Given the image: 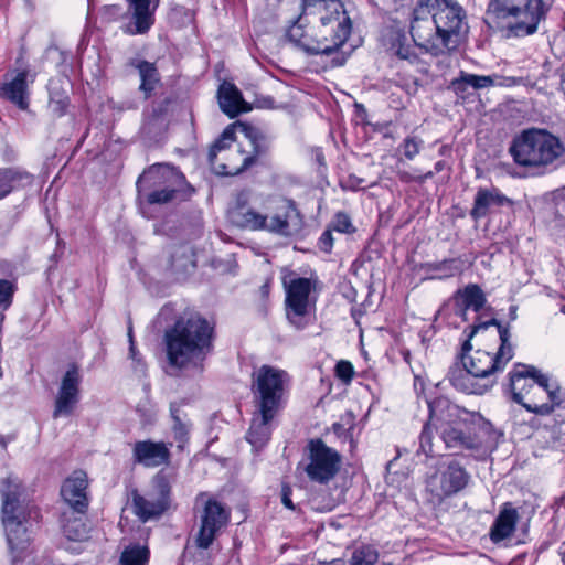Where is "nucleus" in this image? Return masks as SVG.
<instances>
[{"label": "nucleus", "instance_id": "4be33fe9", "mask_svg": "<svg viewBox=\"0 0 565 565\" xmlns=\"http://www.w3.org/2000/svg\"><path fill=\"white\" fill-rule=\"evenodd\" d=\"M87 487L86 472L76 470L63 482L61 495L74 511L84 513L88 507Z\"/></svg>", "mask_w": 565, "mask_h": 565}, {"label": "nucleus", "instance_id": "13d9d810", "mask_svg": "<svg viewBox=\"0 0 565 565\" xmlns=\"http://www.w3.org/2000/svg\"><path fill=\"white\" fill-rule=\"evenodd\" d=\"M105 14L108 15L109 19H117L121 13V8L119 6H108L104 9Z\"/></svg>", "mask_w": 565, "mask_h": 565}, {"label": "nucleus", "instance_id": "5fc2aeb1", "mask_svg": "<svg viewBox=\"0 0 565 565\" xmlns=\"http://www.w3.org/2000/svg\"><path fill=\"white\" fill-rule=\"evenodd\" d=\"M333 246V237L330 230H326L319 238V247L321 250L329 253Z\"/></svg>", "mask_w": 565, "mask_h": 565}, {"label": "nucleus", "instance_id": "a18cd8bd", "mask_svg": "<svg viewBox=\"0 0 565 565\" xmlns=\"http://www.w3.org/2000/svg\"><path fill=\"white\" fill-rule=\"evenodd\" d=\"M17 284L9 279H0V309L7 310L13 301Z\"/></svg>", "mask_w": 565, "mask_h": 565}, {"label": "nucleus", "instance_id": "6e6d98bb", "mask_svg": "<svg viewBox=\"0 0 565 565\" xmlns=\"http://www.w3.org/2000/svg\"><path fill=\"white\" fill-rule=\"evenodd\" d=\"M450 88L458 95L463 97V95L467 93L468 86L463 84L462 79L458 76L457 78H454L450 83Z\"/></svg>", "mask_w": 565, "mask_h": 565}, {"label": "nucleus", "instance_id": "72a5a7b5", "mask_svg": "<svg viewBox=\"0 0 565 565\" xmlns=\"http://www.w3.org/2000/svg\"><path fill=\"white\" fill-rule=\"evenodd\" d=\"M131 65L138 70L140 76L141 83L139 89L145 94V98L150 97L157 84L160 82V75L156 64L141 60L132 62Z\"/></svg>", "mask_w": 565, "mask_h": 565}, {"label": "nucleus", "instance_id": "0e129e2a", "mask_svg": "<svg viewBox=\"0 0 565 565\" xmlns=\"http://www.w3.org/2000/svg\"><path fill=\"white\" fill-rule=\"evenodd\" d=\"M509 317H510V320L516 319V307L515 306H511L509 308Z\"/></svg>", "mask_w": 565, "mask_h": 565}, {"label": "nucleus", "instance_id": "49530a36", "mask_svg": "<svg viewBox=\"0 0 565 565\" xmlns=\"http://www.w3.org/2000/svg\"><path fill=\"white\" fill-rule=\"evenodd\" d=\"M169 19L178 26H184L192 22L193 13L183 6L174 4L169 12Z\"/></svg>", "mask_w": 565, "mask_h": 565}, {"label": "nucleus", "instance_id": "e2e57ef3", "mask_svg": "<svg viewBox=\"0 0 565 565\" xmlns=\"http://www.w3.org/2000/svg\"><path fill=\"white\" fill-rule=\"evenodd\" d=\"M434 177V172L433 171H428L426 172L424 175H420L418 177V182L422 183L424 182L426 179H430Z\"/></svg>", "mask_w": 565, "mask_h": 565}, {"label": "nucleus", "instance_id": "3c124183", "mask_svg": "<svg viewBox=\"0 0 565 565\" xmlns=\"http://www.w3.org/2000/svg\"><path fill=\"white\" fill-rule=\"evenodd\" d=\"M335 375L344 383L351 382L354 375L353 365L349 361H339L335 365Z\"/></svg>", "mask_w": 565, "mask_h": 565}, {"label": "nucleus", "instance_id": "4468645a", "mask_svg": "<svg viewBox=\"0 0 565 565\" xmlns=\"http://www.w3.org/2000/svg\"><path fill=\"white\" fill-rule=\"evenodd\" d=\"M171 486L166 475L159 472L152 480V489L145 494L131 492L132 511L141 522L160 518L169 507Z\"/></svg>", "mask_w": 565, "mask_h": 565}, {"label": "nucleus", "instance_id": "1a4fd4ad", "mask_svg": "<svg viewBox=\"0 0 565 565\" xmlns=\"http://www.w3.org/2000/svg\"><path fill=\"white\" fill-rule=\"evenodd\" d=\"M306 14H318L317 35L327 43L329 53L337 52L348 40L352 23L340 0H303Z\"/></svg>", "mask_w": 565, "mask_h": 565}, {"label": "nucleus", "instance_id": "338daca9", "mask_svg": "<svg viewBox=\"0 0 565 565\" xmlns=\"http://www.w3.org/2000/svg\"><path fill=\"white\" fill-rule=\"evenodd\" d=\"M129 353H130L131 359H134V360L137 359V353H136V348H135V343L134 342H131V344L129 347Z\"/></svg>", "mask_w": 565, "mask_h": 565}, {"label": "nucleus", "instance_id": "9d476101", "mask_svg": "<svg viewBox=\"0 0 565 565\" xmlns=\"http://www.w3.org/2000/svg\"><path fill=\"white\" fill-rule=\"evenodd\" d=\"M282 284L286 291V317L296 329H303L309 324L311 311L316 308L315 292L319 280L317 277H290L284 278Z\"/></svg>", "mask_w": 565, "mask_h": 565}, {"label": "nucleus", "instance_id": "e433bc0d", "mask_svg": "<svg viewBox=\"0 0 565 565\" xmlns=\"http://www.w3.org/2000/svg\"><path fill=\"white\" fill-rule=\"evenodd\" d=\"M150 551L147 545L130 544L121 552L120 565H148Z\"/></svg>", "mask_w": 565, "mask_h": 565}, {"label": "nucleus", "instance_id": "c03bdc74", "mask_svg": "<svg viewBox=\"0 0 565 565\" xmlns=\"http://www.w3.org/2000/svg\"><path fill=\"white\" fill-rule=\"evenodd\" d=\"M424 141L416 136L406 137L399 145L398 149L402 150L403 156L407 160H414V158L420 152Z\"/></svg>", "mask_w": 565, "mask_h": 565}, {"label": "nucleus", "instance_id": "4d7b16f0", "mask_svg": "<svg viewBox=\"0 0 565 565\" xmlns=\"http://www.w3.org/2000/svg\"><path fill=\"white\" fill-rule=\"evenodd\" d=\"M290 495H291V489H290V487H289V486H287V484H284V486H282V489H281V502H282V504H284L287 509H289V510H295V505H294V503H292V501H291Z\"/></svg>", "mask_w": 565, "mask_h": 565}, {"label": "nucleus", "instance_id": "6ab92c4d", "mask_svg": "<svg viewBox=\"0 0 565 565\" xmlns=\"http://www.w3.org/2000/svg\"><path fill=\"white\" fill-rule=\"evenodd\" d=\"M302 227V216L292 200L281 199L276 205L275 213L267 215L266 227L273 234L284 237L292 236Z\"/></svg>", "mask_w": 565, "mask_h": 565}, {"label": "nucleus", "instance_id": "052dcab7", "mask_svg": "<svg viewBox=\"0 0 565 565\" xmlns=\"http://www.w3.org/2000/svg\"><path fill=\"white\" fill-rule=\"evenodd\" d=\"M332 427H333V431L338 435H340L344 430L343 425L340 423H334Z\"/></svg>", "mask_w": 565, "mask_h": 565}, {"label": "nucleus", "instance_id": "f8f14e48", "mask_svg": "<svg viewBox=\"0 0 565 565\" xmlns=\"http://www.w3.org/2000/svg\"><path fill=\"white\" fill-rule=\"evenodd\" d=\"M288 374L270 365H263L253 376L252 391L256 406L278 412L281 407Z\"/></svg>", "mask_w": 565, "mask_h": 565}, {"label": "nucleus", "instance_id": "c85d7f7f", "mask_svg": "<svg viewBox=\"0 0 565 565\" xmlns=\"http://www.w3.org/2000/svg\"><path fill=\"white\" fill-rule=\"evenodd\" d=\"M33 177L20 168H0V200L13 191L31 185Z\"/></svg>", "mask_w": 565, "mask_h": 565}, {"label": "nucleus", "instance_id": "864d4df0", "mask_svg": "<svg viewBox=\"0 0 565 565\" xmlns=\"http://www.w3.org/2000/svg\"><path fill=\"white\" fill-rule=\"evenodd\" d=\"M245 151L241 149H232L218 159V162H234L236 164L242 163V158L246 157Z\"/></svg>", "mask_w": 565, "mask_h": 565}, {"label": "nucleus", "instance_id": "423d86ee", "mask_svg": "<svg viewBox=\"0 0 565 565\" xmlns=\"http://www.w3.org/2000/svg\"><path fill=\"white\" fill-rule=\"evenodd\" d=\"M550 8L544 0H488L486 17L515 36L534 34Z\"/></svg>", "mask_w": 565, "mask_h": 565}, {"label": "nucleus", "instance_id": "6e6552de", "mask_svg": "<svg viewBox=\"0 0 565 565\" xmlns=\"http://www.w3.org/2000/svg\"><path fill=\"white\" fill-rule=\"evenodd\" d=\"M2 524L11 551H23L29 543L26 505L19 478L9 476L2 480Z\"/></svg>", "mask_w": 565, "mask_h": 565}, {"label": "nucleus", "instance_id": "dca6fc26", "mask_svg": "<svg viewBox=\"0 0 565 565\" xmlns=\"http://www.w3.org/2000/svg\"><path fill=\"white\" fill-rule=\"evenodd\" d=\"M231 513L214 499H207L200 513V529L195 539L200 548L206 550L218 533L227 525Z\"/></svg>", "mask_w": 565, "mask_h": 565}, {"label": "nucleus", "instance_id": "5701e85b", "mask_svg": "<svg viewBox=\"0 0 565 565\" xmlns=\"http://www.w3.org/2000/svg\"><path fill=\"white\" fill-rule=\"evenodd\" d=\"M521 518L520 509L512 502L503 503L490 527V540L494 544H499L511 539L516 530V524L521 521Z\"/></svg>", "mask_w": 565, "mask_h": 565}, {"label": "nucleus", "instance_id": "a878e982", "mask_svg": "<svg viewBox=\"0 0 565 565\" xmlns=\"http://www.w3.org/2000/svg\"><path fill=\"white\" fill-rule=\"evenodd\" d=\"M265 411L257 407L246 436L255 449H260L268 443L271 435V420L277 414V412Z\"/></svg>", "mask_w": 565, "mask_h": 565}, {"label": "nucleus", "instance_id": "0eeeda50", "mask_svg": "<svg viewBox=\"0 0 565 565\" xmlns=\"http://www.w3.org/2000/svg\"><path fill=\"white\" fill-rule=\"evenodd\" d=\"M139 194L145 193L149 204H164L174 199L185 200L194 193V188L177 168L157 163L151 166L137 181Z\"/></svg>", "mask_w": 565, "mask_h": 565}, {"label": "nucleus", "instance_id": "603ef678", "mask_svg": "<svg viewBox=\"0 0 565 565\" xmlns=\"http://www.w3.org/2000/svg\"><path fill=\"white\" fill-rule=\"evenodd\" d=\"M391 10L402 15L413 17L414 0H390Z\"/></svg>", "mask_w": 565, "mask_h": 565}, {"label": "nucleus", "instance_id": "79ce46f5", "mask_svg": "<svg viewBox=\"0 0 565 565\" xmlns=\"http://www.w3.org/2000/svg\"><path fill=\"white\" fill-rule=\"evenodd\" d=\"M63 532L68 540L83 541L87 536L86 525L81 519H74L67 521L63 525Z\"/></svg>", "mask_w": 565, "mask_h": 565}, {"label": "nucleus", "instance_id": "bf43d9fd", "mask_svg": "<svg viewBox=\"0 0 565 565\" xmlns=\"http://www.w3.org/2000/svg\"><path fill=\"white\" fill-rule=\"evenodd\" d=\"M399 180L402 182H412V181H417L418 182V177H414L412 175L411 173L406 172V171H399L397 173Z\"/></svg>", "mask_w": 565, "mask_h": 565}, {"label": "nucleus", "instance_id": "69168bd1", "mask_svg": "<svg viewBox=\"0 0 565 565\" xmlns=\"http://www.w3.org/2000/svg\"><path fill=\"white\" fill-rule=\"evenodd\" d=\"M445 162L443 160L435 163V172H440L444 170Z\"/></svg>", "mask_w": 565, "mask_h": 565}, {"label": "nucleus", "instance_id": "f257e3e1", "mask_svg": "<svg viewBox=\"0 0 565 565\" xmlns=\"http://www.w3.org/2000/svg\"><path fill=\"white\" fill-rule=\"evenodd\" d=\"M461 351L462 366L450 367L449 382L463 393L484 394L494 384L492 376L514 356L510 326L494 318L473 326Z\"/></svg>", "mask_w": 565, "mask_h": 565}, {"label": "nucleus", "instance_id": "ea45409f", "mask_svg": "<svg viewBox=\"0 0 565 565\" xmlns=\"http://www.w3.org/2000/svg\"><path fill=\"white\" fill-rule=\"evenodd\" d=\"M170 413L171 417L173 419V434L175 440H178L180 444H183L188 439L189 434V426L185 422H183L181 415H180V407L175 403H172L170 405ZM179 447H182V445H179Z\"/></svg>", "mask_w": 565, "mask_h": 565}, {"label": "nucleus", "instance_id": "393cba45", "mask_svg": "<svg viewBox=\"0 0 565 565\" xmlns=\"http://www.w3.org/2000/svg\"><path fill=\"white\" fill-rule=\"evenodd\" d=\"M510 202V199L497 188H479L475 195L470 216L475 221L481 220L491 212L492 207L503 206Z\"/></svg>", "mask_w": 565, "mask_h": 565}, {"label": "nucleus", "instance_id": "9b49d317", "mask_svg": "<svg viewBox=\"0 0 565 565\" xmlns=\"http://www.w3.org/2000/svg\"><path fill=\"white\" fill-rule=\"evenodd\" d=\"M423 3L429 4L437 25V38L445 50L449 52L457 49L460 38L467 32L462 7L454 0H424Z\"/></svg>", "mask_w": 565, "mask_h": 565}, {"label": "nucleus", "instance_id": "2eb2a0df", "mask_svg": "<svg viewBox=\"0 0 565 565\" xmlns=\"http://www.w3.org/2000/svg\"><path fill=\"white\" fill-rule=\"evenodd\" d=\"M424 0H417L413 9L409 23V33L417 47L433 56L446 52L440 39L437 38V25L429 4Z\"/></svg>", "mask_w": 565, "mask_h": 565}, {"label": "nucleus", "instance_id": "aec40b11", "mask_svg": "<svg viewBox=\"0 0 565 565\" xmlns=\"http://www.w3.org/2000/svg\"><path fill=\"white\" fill-rule=\"evenodd\" d=\"M245 136L252 146V153L242 158V163H224L218 170L225 175H236L252 167L256 159L267 154L271 148L273 137L256 127H245Z\"/></svg>", "mask_w": 565, "mask_h": 565}, {"label": "nucleus", "instance_id": "b1692460", "mask_svg": "<svg viewBox=\"0 0 565 565\" xmlns=\"http://www.w3.org/2000/svg\"><path fill=\"white\" fill-rule=\"evenodd\" d=\"M132 457L136 463L154 468L169 462L170 449L163 441L141 440L135 443Z\"/></svg>", "mask_w": 565, "mask_h": 565}, {"label": "nucleus", "instance_id": "58836bf2", "mask_svg": "<svg viewBox=\"0 0 565 565\" xmlns=\"http://www.w3.org/2000/svg\"><path fill=\"white\" fill-rule=\"evenodd\" d=\"M298 47L312 55H330L327 43H324L321 38L317 35V31L313 35H309L306 32L303 39L298 44Z\"/></svg>", "mask_w": 565, "mask_h": 565}, {"label": "nucleus", "instance_id": "c756f323", "mask_svg": "<svg viewBox=\"0 0 565 565\" xmlns=\"http://www.w3.org/2000/svg\"><path fill=\"white\" fill-rule=\"evenodd\" d=\"M134 12L136 33H146L154 23L159 0H127Z\"/></svg>", "mask_w": 565, "mask_h": 565}, {"label": "nucleus", "instance_id": "473e14b6", "mask_svg": "<svg viewBox=\"0 0 565 565\" xmlns=\"http://www.w3.org/2000/svg\"><path fill=\"white\" fill-rule=\"evenodd\" d=\"M234 139L235 130L233 126H228L223 130L220 138L214 142L209 151V163L217 174L224 175L218 170L225 162H218V159L231 150L230 147L234 142Z\"/></svg>", "mask_w": 565, "mask_h": 565}, {"label": "nucleus", "instance_id": "c9c22d12", "mask_svg": "<svg viewBox=\"0 0 565 565\" xmlns=\"http://www.w3.org/2000/svg\"><path fill=\"white\" fill-rule=\"evenodd\" d=\"M461 260L457 258L444 259L441 262L426 263L422 267L429 279H445L461 273Z\"/></svg>", "mask_w": 565, "mask_h": 565}, {"label": "nucleus", "instance_id": "f3484780", "mask_svg": "<svg viewBox=\"0 0 565 565\" xmlns=\"http://www.w3.org/2000/svg\"><path fill=\"white\" fill-rule=\"evenodd\" d=\"M469 475L456 460H451L445 469L430 476L427 489L441 500L462 490L468 483Z\"/></svg>", "mask_w": 565, "mask_h": 565}, {"label": "nucleus", "instance_id": "09e8293b", "mask_svg": "<svg viewBox=\"0 0 565 565\" xmlns=\"http://www.w3.org/2000/svg\"><path fill=\"white\" fill-rule=\"evenodd\" d=\"M163 119L160 116H152L150 119L143 122L141 132L146 137L152 138L160 134L163 129Z\"/></svg>", "mask_w": 565, "mask_h": 565}, {"label": "nucleus", "instance_id": "cd10ccee", "mask_svg": "<svg viewBox=\"0 0 565 565\" xmlns=\"http://www.w3.org/2000/svg\"><path fill=\"white\" fill-rule=\"evenodd\" d=\"M28 76V71H21L12 81L3 83L0 86V96L10 100L22 110H25L29 107Z\"/></svg>", "mask_w": 565, "mask_h": 565}, {"label": "nucleus", "instance_id": "774afa93", "mask_svg": "<svg viewBox=\"0 0 565 565\" xmlns=\"http://www.w3.org/2000/svg\"><path fill=\"white\" fill-rule=\"evenodd\" d=\"M559 555H561V558H562V563L563 565H565V543H563L561 545V548H559Z\"/></svg>", "mask_w": 565, "mask_h": 565}, {"label": "nucleus", "instance_id": "a211bd4d", "mask_svg": "<svg viewBox=\"0 0 565 565\" xmlns=\"http://www.w3.org/2000/svg\"><path fill=\"white\" fill-rule=\"evenodd\" d=\"M82 376L76 365H71L63 375L54 399V419L71 416L81 399Z\"/></svg>", "mask_w": 565, "mask_h": 565}, {"label": "nucleus", "instance_id": "f03ea898", "mask_svg": "<svg viewBox=\"0 0 565 565\" xmlns=\"http://www.w3.org/2000/svg\"><path fill=\"white\" fill-rule=\"evenodd\" d=\"M428 409L429 420L419 436V451L426 457L439 454L433 443V427L445 447L455 452L493 450L502 436L481 414L461 408L444 396L429 401Z\"/></svg>", "mask_w": 565, "mask_h": 565}, {"label": "nucleus", "instance_id": "ddd939ff", "mask_svg": "<svg viewBox=\"0 0 565 565\" xmlns=\"http://www.w3.org/2000/svg\"><path fill=\"white\" fill-rule=\"evenodd\" d=\"M305 472L310 481L327 484L339 472L342 457L322 439H311L307 445Z\"/></svg>", "mask_w": 565, "mask_h": 565}, {"label": "nucleus", "instance_id": "2f4dec72", "mask_svg": "<svg viewBox=\"0 0 565 565\" xmlns=\"http://www.w3.org/2000/svg\"><path fill=\"white\" fill-rule=\"evenodd\" d=\"M455 297L462 300V307L458 313L462 318L466 317L468 309L479 311L483 308L487 301L484 292L476 284H469L463 289L457 290Z\"/></svg>", "mask_w": 565, "mask_h": 565}, {"label": "nucleus", "instance_id": "7c9ffc66", "mask_svg": "<svg viewBox=\"0 0 565 565\" xmlns=\"http://www.w3.org/2000/svg\"><path fill=\"white\" fill-rule=\"evenodd\" d=\"M49 111L54 117H63L66 115L70 107V96L60 81L52 79L49 83Z\"/></svg>", "mask_w": 565, "mask_h": 565}, {"label": "nucleus", "instance_id": "f704fd0d", "mask_svg": "<svg viewBox=\"0 0 565 565\" xmlns=\"http://www.w3.org/2000/svg\"><path fill=\"white\" fill-rule=\"evenodd\" d=\"M387 49L397 57L411 64L418 65L422 63L413 46L406 43L405 34L399 31L391 32Z\"/></svg>", "mask_w": 565, "mask_h": 565}, {"label": "nucleus", "instance_id": "a19ab883", "mask_svg": "<svg viewBox=\"0 0 565 565\" xmlns=\"http://www.w3.org/2000/svg\"><path fill=\"white\" fill-rule=\"evenodd\" d=\"M377 552L370 545H363L354 550L350 558V565H374L377 561Z\"/></svg>", "mask_w": 565, "mask_h": 565}, {"label": "nucleus", "instance_id": "bb28decb", "mask_svg": "<svg viewBox=\"0 0 565 565\" xmlns=\"http://www.w3.org/2000/svg\"><path fill=\"white\" fill-rule=\"evenodd\" d=\"M217 98L221 110L230 118H234L249 109L243 99L241 90L233 83H222L217 90Z\"/></svg>", "mask_w": 565, "mask_h": 565}, {"label": "nucleus", "instance_id": "8fccbe9b", "mask_svg": "<svg viewBox=\"0 0 565 565\" xmlns=\"http://www.w3.org/2000/svg\"><path fill=\"white\" fill-rule=\"evenodd\" d=\"M301 20L302 18L300 17L297 21H295L292 25H290L286 34L287 39L296 46H298V44L301 42L306 33Z\"/></svg>", "mask_w": 565, "mask_h": 565}, {"label": "nucleus", "instance_id": "412c9836", "mask_svg": "<svg viewBox=\"0 0 565 565\" xmlns=\"http://www.w3.org/2000/svg\"><path fill=\"white\" fill-rule=\"evenodd\" d=\"M231 218L235 225L242 228L264 231L267 214H263L256 209L254 200H252L247 193H241L231 212Z\"/></svg>", "mask_w": 565, "mask_h": 565}, {"label": "nucleus", "instance_id": "4c0bfd02", "mask_svg": "<svg viewBox=\"0 0 565 565\" xmlns=\"http://www.w3.org/2000/svg\"><path fill=\"white\" fill-rule=\"evenodd\" d=\"M171 269L177 274H185L195 267L194 255L190 247L179 246L171 254Z\"/></svg>", "mask_w": 565, "mask_h": 565}, {"label": "nucleus", "instance_id": "39448f33", "mask_svg": "<svg viewBox=\"0 0 565 565\" xmlns=\"http://www.w3.org/2000/svg\"><path fill=\"white\" fill-rule=\"evenodd\" d=\"M509 152L518 166L543 173L564 156L565 146L547 130L531 128L513 138Z\"/></svg>", "mask_w": 565, "mask_h": 565}, {"label": "nucleus", "instance_id": "20e7f679", "mask_svg": "<svg viewBox=\"0 0 565 565\" xmlns=\"http://www.w3.org/2000/svg\"><path fill=\"white\" fill-rule=\"evenodd\" d=\"M214 326L199 313L183 315L164 331L167 359L171 366L198 365L212 352Z\"/></svg>", "mask_w": 565, "mask_h": 565}, {"label": "nucleus", "instance_id": "37998d69", "mask_svg": "<svg viewBox=\"0 0 565 565\" xmlns=\"http://www.w3.org/2000/svg\"><path fill=\"white\" fill-rule=\"evenodd\" d=\"M459 77L463 84L473 89H482L494 85V79L491 76L476 75L461 71Z\"/></svg>", "mask_w": 565, "mask_h": 565}, {"label": "nucleus", "instance_id": "7ed1b4c3", "mask_svg": "<svg viewBox=\"0 0 565 565\" xmlns=\"http://www.w3.org/2000/svg\"><path fill=\"white\" fill-rule=\"evenodd\" d=\"M510 372L512 398L529 412L539 415L553 414L552 435L559 439L565 435V393L550 376L531 365Z\"/></svg>", "mask_w": 565, "mask_h": 565}, {"label": "nucleus", "instance_id": "680f3d73", "mask_svg": "<svg viewBox=\"0 0 565 565\" xmlns=\"http://www.w3.org/2000/svg\"><path fill=\"white\" fill-rule=\"evenodd\" d=\"M10 441V439L3 435H0V447L2 449H7V446H8V443Z\"/></svg>", "mask_w": 565, "mask_h": 565}, {"label": "nucleus", "instance_id": "de8ad7c7", "mask_svg": "<svg viewBox=\"0 0 565 565\" xmlns=\"http://www.w3.org/2000/svg\"><path fill=\"white\" fill-rule=\"evenodd\" d=\"M332 228L339 233L352 234L355 227L351 217L344 212H338L332 221Z\"/></svg>", "mask_w": 565, "mask_h": 565}]
</instances>
